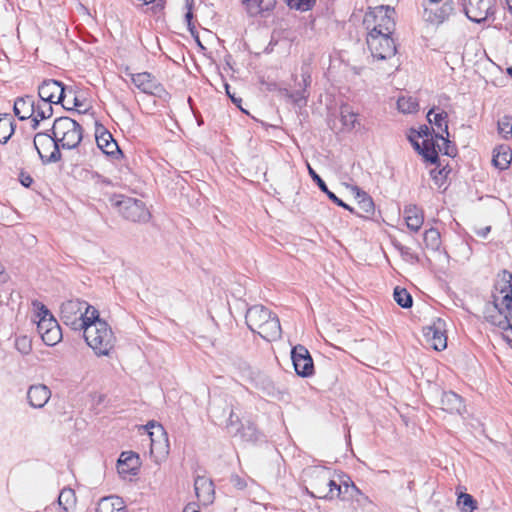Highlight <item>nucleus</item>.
Masks as SVG:
<instances>
[{"instance_id":"nucleus-4","label":"nucleus","mask_w":512,"mask_h":512,"mask_svg":"<svg viewBox=\"0 0 512 512\" xmlns=\"http://www.w3.org/2000/svg\"><path fill=\"white\" fill-rule=\"evenodd\" d=\"M395 10L389 6H378L367 12L363 25L368 32L394 33Z\"/></svg>"},{"instance_id":"nucleus-14","label":"nucleus","mask_w":512,"mask_h":512,"mask_svg":"<svg viewBox=\"0 0 512 512\" xmlns=\"http://www.w3.org/2000/svg\"><path fill=\"white\" fill-rule=\"evenodd\" d=\"M444 323L438 319L431 326L423 328L426 341L437 351H442L447 346V337L443 331Z\"/></svg>"},{"instance_id":"nucleus-20","label":"nucleus","mask_w":512,"mask_h":512,"mask_svg":"<svg viewBox=\"0 0 512 512\" xmlns=\"http://www.w3.org/2000/svg\"><path fill=\"white\" fill-rule=\"evenodd\" d=\"M195 493L200 502L208 505L214 500V486L210 479L198 476L194 482Z\"/></svg>"},{"instance_id":"nucleus-11","label":"nucleus","mask_w":512,"mask_h":512,"mask_svg":"<svg viewBox=\"0 0 512 512\" xmlns=\"http://www.w3.org/2000/svg\"><path fill=\"white\" fill-rule=\"evenodd\" d=\"M235 398L227 393H221L213 397L208 409L214 423L222 424L228 416L230 409H234Z\"/></svg>"},{"instance_id":"nucleus-1","label":"nucleus","mask_w":512,"mask_h":512,"mask_svg":"<svg viewBox=\"0 0 512 512\" xmlns=\"http://www.w3.org/2000/svg\"><path fill=\"white\" fill-rule=\"evenodd\" d=\"M245 320L252 332L258 333L267 341H275L281 337V326L277 315L262 305L250 307L246 312Z\"/></svg>"},{"instance_id":"nucleus-33","label":"nucleus","mask_w":512,"mask_h":512,"mask_svg":"<svg viewBox=\"0 0 512 512\" xmlns=\"http://www.w3.org/2000/svg\"><path fill=\"white\" fill-rule=\"evenodd\" d=\"M82 318L84 323L81 325V330L90 325L96 324L98 321H104L99 317V311L86 301L85 307L82 310Z\"/></svg>"},{"instance_id":"nucleus-48","label":"nucleus","mask_w":512,"mask_h":512,"mask_svg":"<svg viewBox=\"0 0 512 512\" xmlns=\"http://www.w3.org/2000/svg\"><path fill=\"white\" fill-rule=\"evenodd\" d=\"M58 325L57 321L54 318H45V316H42L37 321V331L40 336H42L44 333L48 332L50 328L55 327Z\"/></svg>"},{"instance_id":"nucleus-55","label":"nucleus","mask_w":512,"mask_h":512,"mask_svg":"<svg viewBox=\"0 0 512 512\" xmlns=\"http://www.w3.org/2000/svg\"><path fill=\"white\" fill-rule=\"evenodd\" d=\"M232 484L239 490H242L246 487V482L238 475H233L231 477Z\"/></svg>"},{"instance_id":"nucleus-39","label":"nucleus","mask_w":512,"mask_h":512,"mask_svg":"<svg viewBox=\"0 0 512 512\" xmlns=\"http://www.w3.org/2000/svg\"><path fill=\"white\" fill-rule=\"evenodd\" d=\"M341 122L342 124L349 128L353 129L355 128L357 122H358V114L353 112L348 106L341 107Z\"/></svg>"},{"instance_id":"nucleus-51","label":"nucleus","mask_w":512,"mask_h":512,"mask_svg":"<svg viewBox=\"0 0 512 512\" xmlns=\"http://www.w3.org/2000/svg\"><path fill=\"white\" fill-rule=\"evenodd\" d=\"M224 422H225V425H226L227 429H232V430H235V431H239L240 426H241V421H240L239 416H237L234 413V409H230V412L228 414V418H225Z\"/></svg>"},{"instance_id":"nucleus-9","label":"nucleus","mask_w":512,"mask_h":512,"mask_svg":"<svg viewBox=\"0 0 512 512\" xmlns=\"http://www.w3.org/2000/svg\"><path fill=\"white\" fill-rule=\"evenodd\" d=\"M38 95L43 102L61 104L63 108L69 109V107L65 105L67 98L65 87L57 80H44L38 87Z\"/></svg>"},{"instance_id":"nucleus-21","label":"nucleus","mask_w":512,"mask_h":512,"mask_svg":"<svg viewBox=\"0 0 512 512\" xmlns=\"http://www.w3.org/2000/svg\"><path fill=\"white\" fill-rule=\"evenodd\" d=\"M448 114L445 111L435 113V109L432 108L427 113V120L434 126L433 132L435 138H442V135L446 134L449 137L448 132Z\"/></svg>"},{"instance_id":"nucleus-42","label":"nucleus","mask_w":512,"mask_h":512,"mask_svg":"<svg viewBox=\"0 0 512 512\" xmlns=\"http://www.w3.org/2000/svg\"><path fill=\"white\" fill-rule=\"evenodd\" d=\"M424 242L427 247L435 250L440 246V233L437 229L430 228L424 233Z\"/></svg>"},{"instance_id":"nucleus-62","label":"nucleus","mask_w":512,"mask_h":512,"mask_svg":"<svg viewBox=\"0 0 512 512\" xmlns=\"http://www.w3.org/2000/svg\"><path fill=\"white\" fill-rule=\"evenodd\" d=\"M31 119H32V128L35 130L38 128L39 123H40V121H42V119H40L39 117H35V115H33L31 117Z\"/></svg>"},{"instance_id":"nucleus-19","label":"nucleus","mask_w":512,"mask_h":512,"mask_svg":"<svg viewBox=\"0 0 512 512\" xmlns=\"http://www.w3.org/2000/svg\"><path fill=\"white\" fill-rule=\"evenodd\" d=\"M355 191V199L358 204V211L353 209L352 213L364 218H371L375 214V205L373 199L364 191L360 190L358 187H354Z\"/></svg>"},{"instance_id":"nucleus-35","label":"nucleus","mask_w":512,"mask_h":512,"mask_svg":"<svg viewBox=\"0 0 512 512\" xmlns=\"http://www.w3.org/2000/svg\"><path fill=\"white\" fill-rule=\"evenodd\" d=\"M14 123L9 115L0 117V143H6L14 133Z\"/></svg>"},{"instance_id":"nucleus-32","label":"nucleus","mask_w":512,"mask_h":512,"mask_svg":"<svg viewBox=\"0 0 512 512\" xmlns=\"http://www.w3.org/2000/svg\"><path fill=\"white\" fill-rule=\"evenodd\" d=\"M499 279L495 284V289L504 295H512V273L503 270L499 275Z\"/></svg>"},{"instance_id":"nucleus-58","label":"nucleus","mask_w":512,"mask_h":512,"mask_svg":"<svg viewBox=\"0 0 512 512\" xmlns=\"http://www.w3.org/2000/svg\"><path fill=\"white\" fill-rule=\"evenodd\" d=\"M418 138L419 137H417L416 134H414L410 131V134L408 135V139H409L411 145L413 146V148L419 153L422 146L418 142V140H417Z\"/></svg>"},{"instance_id":"nucleus-23","label":"nucleus","mask_w":512,"mask_h":512,"mask_svg":"<svg viewBox=\"0 0 512 512\" xmlns=\"http://www.w3.org/2000/svg\"><path fill=\"white\" fill-rule=\"evenodd\" d=\"M440 408L448 413L460 414L464 408L462 398L452 391L443 392L440 399Z\"/></svg>"},{"instance_id":"nucleus-56","label":"nucleus","mask_w":512,"mask_h":512,"mask_svg":"<svg viewBox=\"0 0 512 512\" xmlns=\"http://www.w3.org/2000/svg\"><path fill=\"white\" fill-rule=\"evenodd\" d=\"M411 132L416 134L417 137H427L430 135V128L427 125H422L419 130L411 129Z\"/></svg>"},{"instance_id":"nucleus-17","label":"nucleus","mask_w":512,"mask_h":512,"mask_svg":"<svg viewBox=\"0 0 512 512\" xmlns=\"http://www.w3.org/2000/svg\"><path fill=\"white\" fill-rule=\"evenodd\" d=\"M134 85L144 93L156 94L161 90L157 79L148 72L130 74Z\"/></svg>"},{"instance_id":"nucleus-61","label":"nucleus","mask_w":512,"mask_h":512,"mask_svg":"<svg viewBox=\"0 0 512 512\" xmlns=\"http://www.w3.org/2000/svg\"><path fill=\"white\" fill-rule=\"evenodd\" d=\"M185 19L187 21V24H188L190 30L192 31L191 24H192V19H193V12L187 11V13L185 14Z\"/></svg>"},{"instance_id":"nucleus-28","label":"nucleus","mask_w":512,"mask_h":512,"mask_svg":"<svg viewBox=\"0 0 512 512\" xmlns=\"http://www.w3.org/2000/svg\"><path fill=\"white\" fill-rule=\"evenodd\" d=\"M248 13L251 16L259 15L263 12L272 10L277 0H243Z\"/></svg>"},{"instance_id":"nucleus-26","label":"nucleus","mask_w":512,"mask_h":512,"mask_svg":"<svg viewBox=\"0 0 512 512\" xmlns=\"http://www.w3.org/2000/svg\"><path fill=\"white\" fill-rule=\"evenodd\" d=\"M96 143L97 147L106 155H114L116 152H120L117 142L107 130L96 134Z\"/></svg>"},{"instance_id":"nucleus-29","label":"nucleus","mask_w":512,"mask_h":512,"mask_svg":"<svg viewBox=\"0 0 512 512\" xmlns=\"http://www.w3.org/2000/svg\"><path fill=\"white\" fill-rule=\"evenodd\" d=\"M512 160V153L508 146L501 145L494 149L492 163L495 167L507 169Z\"/></svg>"},{"instance_id":"nucleus-43","label":"nucleus","mask_w":512,"mask_h":512,"mask_svg":"<svg viewBox=\"0 0 512 512\" xmlns=\"http://www.w3.org/2000/svg\"><path fill=\"white\" fill-rule=\"evenodd\" d=\"M498 133L505 139L512 137V117L503 116L498 120Z\"/></svg>"},{"instance_id":"nucleus-25","label":"nucleus","mask_w":512,"mask_h":512,"mask_svg":"<svg viewBox=\"0 0 512 512\" xmlns=\"http://www.w3.org/2000/svg\"><path fill=\"white\" fill-rule=\"evenodd\" d=\"M404 218L407 227L414 232L419 231L423 225V212L416 205H408L404 208Z\"/></svg>"},{"instance_id":"nucleus-24","label":"nucleus","mask_w":512,"mask_h":512,"mask_svg":"<svg viewBox=\"0 0 512 512\" xmlns=\"http://www.w3.org/2000/svg\"><path fill=\"white\" fill-rule=\"evenodd\" d=\"M308 172L313 181L317 184L319 189L324 192L328 198L333 201L336 205L353 212V208L348 204L344 203L340 198H338L331 190V187H327L326 183L322 180V178L314 171V169L307 164Z\"/></svg>"},{"instance_id":"nucleus-30","label":"nucleus","mask_w":512,"mask_h":512,"mask_svg":"<svg viewBox=\"0 0 512 512\" xmlns=\"http://www.w3.org/2000/svg\"><path fill=\"white\" fill-rule=\"evenodd\" d=\"M139 465V456L134 452H122L118 460V469L120 473H125L137 469Z\"/></svg>"},{"instance_id":"nucleus-52","label":"nucleus","mask_w":512,"mask_h":512,"mask_svg":"<svg viewBox=\"0 0 512 512\" xmlns=\"http://www.w3.org/2000/svg\"><path fill=\"white\" fill-rule=\"evenodd\" d=\"M438 139L442 141V145L437 144L438 150L440 152H443L447 156H454L456 149L453 145H451V142L449 141L448 137H444V135H442V138Z\"/></svg>"},{"instance_id":"nucleus-12","label":"nucleus","mask_w":512,"mask_h":512,"mask_svg":"<svg viewBox=\"0 0 512 512\" xmlns=\"http://www.w3.org/2000/svg\"><path fill=\"white\" fill-rule=\"evenodd\" d=\"M291 359L295 372L301 377H309L314 372L313 359L303 345H296L291 351Z\"/></svg>"},{"instance_id":"nucleus-18","label":"nucleus","mask_w":512,"mask_h":512,"mask_svg":"<svg viewBox=\"0 0 512 512\" xmlns=\"http://www.w3.org/2000/svg\"><path fill=\"white\" fill-rule=\"evenodd\" d=\"M51 397V391L44 384L32 385L27 392V399L31 407L42 408Z\"/></svg>"},{"instance_id":"nucleus-2","label":"nucleus","mask_w":512,"mask_h":512,"mask_svg":"<svg viewBox=\"0 0 512 512\" xmlns=\"http://www.w3.org/2000/svg\"><path fill=\"white\" fill-rule=\"evenodd\" d=\"M84 339L97 356H108L114 348L116 338L106 321H98L84 329Z\"/></svg>"},{"instance_id":"nucleus-44","label":"nucleus","mask_w":512,"mask_h":512,"mask_svg":"<svg viewBox=\"0 0 512 512\" xmlns=\"http://www.w3.org/2000/svg\"><path fill=\"white\" fill-rule=\"evenodd\" d=\"M312 487L314 489V492H312L314 497L320 499H327V497H331L332 489H328V486H325L322 482L319 481V475L316 477Z\"/></svg>"},{"instance_id":"nucleus-46","label":"nucleus","mask_w":512,"mask_h":512,"mask_svg":"<svg viewBox=\"0 0 512 512\" xmlns=\"http://www.w3.org/2000/svg\"><path fill=\"white\" fill-rule=\"evenodd\" d=\"M35 117H39L42 120L48 119L53 115L52 104L48 102H41L35 105Z\"/></svg>"},{"instance_id":"nucleus-54","label":"nucleus","mask_w":512,"mask_h":512,"mask_svg":"<svg viewBox=\"0 0 512 512\" xmlns=\"http://www.w3.org/2000/svg\"><path fill=\"white\" fill-rule=\"evenodd\" d=\"M34 306L37 307V317L40 319L42 316H45V318H54L53 315L50 313V311L41 303H34Z\"/></svg>"},{"instance_id":"nucleus-60","label":"nucleus","mask_w":512,"mask_h":512,"mask_svg":"<svg viewBox=\"0 0 512 512\" xmlns=\"http://www.w3.org/2000/svg\"><path fill=\"white\" fill-rule=\"evenodd\" d=\"M224 86H225L226 93H227V95L229 96V98L232 100V102H233L234 104H236L238 107H240V104H241V102H242V99H241V98H237V97H235V95H234V94H231V93H230V90H229V88H230V87H229V85H228L227 83H225V85H224Z\"/></svg>"},{"instance_id":"nucleus-34","label":"nucleus","mask_w":512,"mask_h":512,"mask_svg":"<svg viewBox=\"0 0 512 512\" xmlns=\"http://www.w3.org/2000/svg\"><path fill=\"white\" fill-rule=\"evenodd\" d=\"M438 151L432 139H425L419 154L422 155L427 162L435 164L439 160Z\"/></svg>"},{"instance_id":"nucleus-10","label":"nucleus","mask_w":512,"mask_h":512,"mask_svg":"<svg viewBox=\"0 0 512 512\" xmlns=\"http://www.w3.org/2000/svg\"><path fill=\"white\" fill-rule=\"evenodd\" d=\"M494 0H462L463 11L473 22L481 23L493 14Z\"/></svg>"},{"instance_id":"nucleus-47","label":"nucleus","mask_w":512,"mask_h":512,"mask_svg":"<svg viewBox=\"0 0 512 512\" xmlns=\"http://www.w3.org/2000/svg\"><path fill=\"white\" fill-rule=\"evenodd\" d=\"M319 481L322 482L325 486H328V489H332L331 497H327V499H334L337 497L336 492L337 488L339 487V483L332 480L327 472L323 471L319 474Z\"/></svg>"},{"instance_id":"nucleus-15","label":"nucleus","mask_w":512,"mask_h":512,"mask_svg":"<svg viewBox=\"0 0 512 512\" xmlns=\"http://www.w3.org/2000/svg\"><path fill=\"white\" fill-rule=\"evenodd\" d=\"M483 314L488 322L501 328L504 333H507L510 327H512V324L506 318V312L499 308L496 298L493 303L485 305Z\"/></svg>"},{"instance_id":"nucleus-59","label":"nucleus","mask_w":512,"mask_h":512,"mask_svg":"<svg viewBox=\"0 0 512 512\" xmlns=\"http://www.w3.org/2000/svg\"><path fill=\"white\" fill-rule=\"evenodd\" d=\"M502 305L505 306L506 313L512 312V295H504L502 298Z\"/></svg>"},{"instance_id":"nucleus-7","label":"nucleus","mask_w":512,"mask_h":512,"mask_svg":"<svg viewBox=\"0 0 512 512\" xmlns=\"http://www.w3.org/2000/svg\"><path fill=\"white\" fill-rule=\"evenodd\" d=\"M33 144L43 164L56 163L61 160V145L53 134L39 132L34 136Z\"/></svg>"},{"instance_id":"nucleus-38","label":"nucleus","mask_w":512,"mask_h":512,"mask_svg":"<svg viewBox=\"0 0 512 512\" xmlns=\"http://www.w3.org/2000/svg\"><path fill=\"white\" fill-rule=\"evenodd\" d=\"M355 493H359V490L354 483H349L348 480H342L337 488L336 496L343 500L353 497Z\"/></svg>"},{"instance_id":"nucleus-8","label":"nucleus","mask_w":512,"mask_h":512,"mask_svg":"<svg viewBox=\"0 0 512 512\" xmlns=\"http://www.w3.org/2000/svg\"><path fill=\"white\" fill-rule=\"evenodd\" d=\"M85 307V301L71 299L62 303L60 307V317L62 322L75 331H81V325L84 323L82 310Z\"/></svg>"},{"instance_id":"nucleus-27","label":"nucleus","mask_w":512,"mask_h":512,"mask_svg":"<svg viewBox=\"0 0 512 512\" xmlns=\"http://www.w3.org/2000/svg\"><path fill=\"white\" fill-rule=\"evenodd\" d=\"M97 512H125L124 502L117 496L103 497L98 502Z\"/></svg>"},{"instance_id":"nucleus-3","label":"nucleus","mask_w":512,"mask_h":512,"mask_svg":"<svg viewBox=\"0 0 512 512\" xmlns=\"http://www.w3.org/2000/svg\"><path fill=\"white\" fill-rule=\"evenodd\" d=\"M51 131L62 149L70 150L76 148L83 138L82 127L70 117L56 118Z\"/></svg>"},{"instance_id":"nucleus-13","label":"nucleus","mask_w":512,"mask_h":512,"mask_svg":"<svg viewBox=\"0 0 512 512\" xmlns=\"http://www.w3.org/2000/svg\"><path fill=\"white\" fill-rule=\"evenodd\" d=\"M455 11L453 0L445 1L440 7L424 4L423 20L427 23L440 25L446 21Z\"/></svg>"},{"instance_id":"nucleus-50","label":"nucleus","mask_w":512,"mask_h":512,"mask_svg":"<svg viewBox=\"0 0 512 512\" xmlns=\"http://www.w3.org/2000/svg\"><path fill=\"white\" fill-rule=\"evenodd\" d=\"M286 2L290 8L307 11L314 5L315 0H286Z\"/></svg>"},{"instance_id":"nucleus-22","label":"nucleus","mask_w":512,"mask_h":512,"mask_svg":"<svg viewBox=\"0 0 512 512\" xmlns=\"http://www.w3.org/2000/svg\"><path fill=\"white\" fill-rule=\"evenodd\" d=\"M13 110L20 120L31 118L35 114V101L33 96L26 95L18 97L14 102Z\"/></svg>"},{"instance_id":"nucleus-36","label":"nucleus","mask_w":512,"mask_h":512,"mask_svg":"<svg viewBox=\"0 0 512 512\" xmlns=\"http://www.w3.org/2000/svg\"><path fill=\"white\" fill-rule=\"evenodd\" d=\"M59 506L63 510H72L76 505L75 492L70 488H65L58 497Z\"/></svg>"},{"instance_id":"nucleus-37","label":"nucleus","mask_w":512,"mask_h":512,"mask_svg":"<svg viewBox=\"0 0 512 512\" xmlns=\"http://www.w3.org/2000/svg\"><path fill=\"white\" fill-rule=\"evenodd\" d=\"M398 110L405 114H411L418 111V101L412 96H402L397 101Z\"/></svg>"},{"instance_id":"nucleus-40","label":"nucleus","mask_w":512,"mask_h":512,"mask_svg":"<svg viewBox=\"0 0 512 512\" xmlns=\"http://www.w3.org/2000/svg\"><path fill=\"white\" fill-rule=\"evenodd\" d=\"M393 296L396 303L402 308H410L412 306V296L407 292L406 289L396 287L394 289Z\"/></svg>"},{"instance_id":"nucleus-45","label":"nucleus","mask_w":512,"mask_h":512,"mask_svg":"<svg viewBox=\"0 0 512 512\" xmlns=\"http://www.w3.org/2000/svg\"><path fill=\"white\" fill-rule=\"evenodd\" d=\"M458 505L462 512H473L476 509V501L470 494L462 493L458 498Z\"/></svg>"},{"instance_id":"nucleus-41","label":"nucleus","mask_w":512,"mask_h":512,"mask_svg":"<svg viewBox=\"0 0 512 512\" xmlns=\"http://www.w3.org/2000/svg\"><path fill=\"white\" fill-rule=\"evenodd\" d=\"M43 342L48 346H54L62 339L61 328L58 325L50 328V330L41 336Z\"/></svg>"},{"instance_id":"nucleus-16","label":"nucleus","mask_w":512,"mask_h":512,"mask_svg":"<svg viewBox=\"0 0 512 512\" xmlns=\"http://www.w3.org/2000/svg\"><path fill=\"white\" fill-rule=\"evenodd\" d=\"M146 428L152 429V431H149L151 451L155 450L160 453H167L169 449V442L167 433L165 432L163 426L161 424L155 423L154 421H150L146 425Z\"/></svg>"},{"instance_id":"nucleus-31","label":"nucleus","mask_w":512,"mask_h":512,"mask_svg":"<svg viewBox=\"0 0 512 512\" xmlns=\"http://www.w3.org/2000/svg\"><path fill=\"white\" fill-rule=\"evenodd\" d=\"M302 78H303L302 80H303V84H304L303 89L295 90L293 92H290L287 89L284 90L285 96L288 97L289 99H291L292 102H294L295 104H297L299 106L302 103L303 104L306 103V98H307L306 87L310 84V81H311L310 75L308 73H303Z\"/></svg>"},{"instance_id":"nucleus-53","label":"nucleus","mask_w":512,"mask_h":512,"mask_svg":"<svg viewBox=\"0 0 512 512\" xmlns=\"http://www.w3.org/2000/svg\"><path fill=\"white\" fill-rule=\"evenodd\" d=\"M447 173L448 172H446L445 168L440 169V170L433 169V170H431L430 175H431L432 179L434 180L435 184H437L439 187H441L442 181L447 176Z\"/></svg>"},{"instance_id":"nucleus-63","label":"nucleus","mask_w":512,"mask_h":512,"mask_svg":"<svg viewBox=\"0 0 512 512\" xmlns=\"http://www.w3.org/2000/svg\"><path fill=\"white\" fill-rule=\"evenodd\" d=\"M194 1L195 0H185V7H186L187 11L193 10Z\"/></svg>"},{"instance_id":"nucleus-57","label":"nucleus","mask_w":512,"mask_h":512,"mask_svg":"<svg viewBox=\"0 0 512 512\" xmlns=\"http://www.w3.org/2000/svg\"><path fill=\"white\" fill-rule=\"evenodd\" d=\"M19 178H20V182L21 184L24 186V187H30L31 184L33 183V178L29 175V174H26L24 172H21L20 175H19Z\"/></svg>"},{"instance_id":"nucleus-49","label":"nucleus","mask_w":512,"mask_h":512,"mask_svg":"<svg viewBox=\"0 0 512 512\" xmlns=\"http://www.w3.org/2000/svg\"><path fill=\"white\" fill-rule=\"evenodd\" d=\"M16 349L23 355H28L32 350L31 340L27 336H19L15 340Z\"/></svg>"},{"instance_id":"nucleus-5","label":"nucleus","mask_w":512,"mask_h":512,"mask_svg":"<svg viewBox=\"0 0 512 512\" xmlns=\"http://www.w3.org/2000/svg\"><path fill=\"white\" fill-rule=\"evenodd\" d=\"M110 201L118 209V212L129 221L147 222L150 219V212L141 200L119 195L114 196Z\"/></svg>"},{"instance_id":"nucleus-64","label":"nucleus","mask_w":512,"mask_h":512,"mask_svg":"<svg viewBox=\"0 0 512 512\" xmlns=\"http://www.w3.org/2000/svg\"><path fill=\"white\" fill-rule=\"evenodd\" d=\"M183 512H200V511L195 509L194 507L187 506L184 508Z\"/></svg>"},{"instance_id":"nucleus-6","label":"nucleus","mask_w":512,"mask_h":512,"mask_svg":"<svg viewBox=\"0 0 512 512\" xmlns=\"http://www.w3.org/2000/svg\"><path fill=\"white\" fill-rule=\"evenodd\" d=\"M393 33L368 32L366 42L372 56L378 60H386L397 52Z\"/></svg>"}]
</instances>
